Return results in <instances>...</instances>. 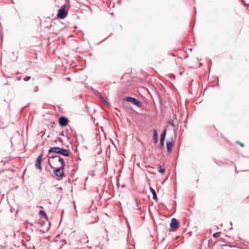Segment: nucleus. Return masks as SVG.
<instances>
[{"label":"nucleus","mask_w":249,"mask_h":249,"mask_svg":"<svg viewBox=\"0 0 249 249\" xmlns=\"http://www.w3.org/2000/svg\"><path fill=\"white\" fill-rule=\"evenodd\" d=\"M125 100L127 102L132 103L134 105H135L139 107H140L142 105V102L138 100V99H137L136 98H134V97H129V96L126 97L125 98Z\"/></svg>","instance_id":"obj_6"},{"label":"nucleus","mask_w":249,"mask_h":249,"mask_svg":"<svg viewBox=\"0 0 249 249\" xmlns=\"http://www.w3.org/2000/svg\"><path fill=\"white\" fill-rule=\"evenodd\" d=\"M55 159H56V160H57L58 161L60 162V163H61L60 166H62V167L64 168L65 161H64L63 159L61 157H60L59 156L53 155V156H50L49 158V160H48L49 164L50 165V166L52 169H54V167L52 165V164L53 163V161L52 160H55Z\"/></svg>","instance_id":"obj_2"},{"label":"nucleus","mask_w":249,"mask_h":249,"mask_svg":"<svg viewBox=\"0 0 249 249\" xmlns=\"http://www.w3.org/2000/svg\"><path fill=\"white\" fill-rule=\"evenodd\" d=\"M49 79L50 81H52V78L51 77H49Z\"/></svg>","instance_id":"obj_20"},{"label":"nucleus","mask_w":249,"mask_h":249,"mask_svg":"<svg viewBox=\"0 0 249 249\" xmlns=\"http://www.w3.org/2000/svg\"><path fill=\"white\" fill-rule=\"evenodd\" d=\"M49 154L56 153L59 154L64 156H69V153L68 151L63 148H60L59 147H51L48 151Z\"/></svg>","instance_id":"obj_1"},{"label":"nucleus","mask_w":249,"mask_h":249,"mask_svg":"<svg viewBox=\"0 0 249 249\" xmlns=\"http://www.w3.org/2000/svg\"><path fill=\"white\" fill-rule=\"evenodd\" d=\"M150 190L153 195V198L156 200V199H157V196L155 190L152 187L150 188Z\"/></svg>","instance_id":"obj_12"},{"label":"nucleus","mask_w":249,"mask_h":249,"mask_svg":"<svg viewBox=\"0 0 249 249\" xmlns=\"http://www.w3.org/2000/svg\"><path fill=\"white\" fill-rule=\"evenodd\" d=\"M158 171L160 173H163L165 172V168L164 166H160L158 167Z\"/></svg>","instance_id":"obj_13"},{"label":"nucleus","mask_w":249,"mask_h":249,"mask_svg":"<svg viewBox=\"0 0 249 249\" xmlns=\"http://www.w3.org/2000/svg\"><path fill=\"white\" fill-rule=\"evenodd\" d=\"M153 142L155 143H156L158 142V133L156 130H154L153 132Z\"/></svg>","instance_id":"obj_10"},{"label":"nucleus","mask_w":249,"mask_h":249,"mask_svg":"<svg viewBox=\"0 0 249 249\" xmlns=\"http://www.w3.org/2000/svg\"><path fill=\"white\" fill-rule=\"evenodd\" d=\"M53 169V176L58 180L62 179L64 176V168L62 167V166H60L58 168H54Z\"/></svg>","instance_id":"obj_3"},{"label":"nucleus","mask_w":249,"mask_h":249,"mask_svg":"<svg viewBox=\"0 0 249 249\" xmlns=\"http://www.w3.org/2000/svg\"><path fill=\"white\" fill-rule=\"evenodd\" d=\"M221 232H216L213 234V237L214 238H217L220 236Z\"/></svg>","instance_id":"obj_16"},{"label":"nucleus","mask_w":249,"mask_h":249,"mask_svg":"<svg viewBox=\"0 0 249 249\" xmlns=\"http://www.w3.org/2000/svg\"><path fill=\"white\" fill-rule=\"evenodd\" d=\"M201 65H202V63H200L199 64V66H201Z\"/></svg>","instance_id":"obj_23"},{"label":"nucleus","mask_w":249,"mask_h":249,"mask_svg":"<svg viewBox=\"0 0 249 249\" xmlns=\"http://www.w3.org/2000/svg\"><path fill=\"white\" fill-rule=\"evenodd\" d=\"M236 143L239 144L242 147H244L245 145L243 143L240 142L239 141H237Z\"/></svg>","instance_id":"obj_18"},{"label":"nucleus","mask_w":249,"mask_h":249,"mask_svg":"<svg viewBox=\"0 0 249 249\" xmlns=\"http://www.w3.org/2000/svg\"><path fill=\"white\" fill-rule=\"evenodd\" d=\"M66 5L63 4L61 6V8L58 10L57 16L58 18L64 19L65 18L68 14V12L66 10Z\"/></svg>","instance_id":"obj_4"},{"label":"nucleus","mask_w":249,"mask_h":249,"mask_svg":"<svg viewBox=\"0 0 249 249\" xmlns=\"http://www.w3.org/2000/svg\"><path fill=\"white\" fill-rule=\"evenodd\" d=\"M106 103H107L108 105H109V104L107 102V101H106Z\"/></svg>","instance_id":"obj_24"},{"label":"nucleus","mask_w":249,"mask_h":249,"mask_svg":"<svg viewBox=\"0 0 249 249\" xmlns=\"http://www.w3.org/2000/svg\"><path fill=\"white\" fill-rule=\"evenodd\" d=\"M173 146L172 142H167L166 147L167 149V152L170 153L172 151V148Z\"/></svg>","instance_id":"obj_11"},{"label":"nucleus","mask_w":249,"mask_h":249,"mask_svg":"<svg viewBox=\"0 0 249 249\" xmlns=\"http://www.w3.org/2000/svg\"><path fill=\"white\" fill-rule=\"evenodd\" d=\"M42 156H43L42 153H41L40 155H39L36 159V162L35 163L36 167L40 170H41V169H42L41 160H42Z\"/></svg>","instance_id":"obj_7"},{"label":"nucleus","mask_w":249,"mask_h":249,"mask_svg":"<svg viewBox=\"0 0 249 249\" xmlns=\"http://www.w3.org/2000/svg\"><path fill=\"white\" fill-rule=\"evenodd\" d=\"M166 136V129H164L160 135V144L161 147L164 146V142Z\"/></svg>","instance_id":"obj_9"},{"label":"nucleus","mask_w":249,"mask_h":249,"mask_svg":"<svg viewBox=\"0 0 249 249\" xmlns=\"http://www.w3.org/2000/svg\"><path fill=\"white\" fill-rule=\"evenodd\" d=\"M53 161V163L55 161H57V160H56V159L55 160H52Z\"/></svg>","instance_id":"obj_19"},{"label":"nucleus","mask_w":249,"mask_h":249,"mask_svg":"<svg viewBox=\"0 0 249 249\" xmlns=\"http://www.w3.org/2000/svg\"><path fill=\"white\" fill-rule=\"evenodd\" d=\"M196 8H195V14H196Z\"/></svg>","instance_id":"obj_22"},{"label":"nucleus","mask_w":249,"mask_h":249,"mask_svg":"<svg viewBox=\"0 0 249 249\" xmlns=\"http://www.w3.org/2000/svg\"><path fill=\"white\" fill-rule=\"evenodd\" d=\"M30 79H31V76H26V77H25L23 78V80H24V81H28V80H29Z\"/></svg>","instance_id":"obj_17"},{"label":"nucleus","mask_w":249,"mask_h":249,"mask_svg":"<svg viewBox=\"0 0 249 249\" xmlns=\"http://www.w3.org/2000/svg\"><path fill=\"white\" fill-rule=\"evenodd\" d=\"M243 1V0H242Z\"/></svg>","instance_id":"obj_25"},{"label":"nucleus","mask_w":249,"mask_h":249,"mask_svg":"<svg viewBox=\"0 0 249 249\" xmlns=\"http://www.w3.org/2000/svg\"><path fill=\"white\" fill-rule=\"evenodd\" d=\"M168 123H169V124L171 125L173 127H174V133H175V134H176V129L175 128V127L176 126L175 123H174V122L173 121H171V120L170 121H168Z\"/></svg>","instance_id":"obj_14"},{"label":"nucleus","mask_w":249,"mask_h":249,"mask_svg":"<svg viewBox=\"0 0 249 249\" xmlns=\"http://www.w3.org/2000/svg\"><path fill=\"white\" fill-rule=\"evenodd\" d=\"M170 226V231H175L179 227V222L176 218H173L171 219Z\"/></svg>","instance_id":"obj_5"},{"label":"nucleus","mask_w":249,"mask_h":249,"mask_svg":"<svg viewBox=\"0 0 249 249\" xmlns=\"http://www.w3.org/2000/svg\"><path fill=\"white\" fill-rule=\"evenodd\" d=\"M68 123V119L64 116H61L59 119V124L61 126H65Z\"/></svg>","instance_id":"obj_8"},{"label":"nucleus","mask_w":249,"mask_h":249,"mask_svg":"<svg viewBox=\"0 0 249 249\" xmlns=\"http://www.w3.org/2000/svg\"><path fill=\"white\" fill-rule=\"evenodd\" d=\"M36 90H35V91H37V90H38L37 87H36Z\"/></svg>","instance_id":"obj_21"},{"label":"nucleus","mask_w":249,"mask_h":249,"mask_svg":"<svg viewBox=\"0 0 249 249\" xmlns=\"http://www.w3.org/2000/svg\"><path fill=\"white\" fill-rule=\"evenodd\" d=\"M39 213L40 215H41L44 218H46L47 217L46 213L43 210H40L39 212Z\"/></svg>","instance_id":"obj_15"}]
</instances>
